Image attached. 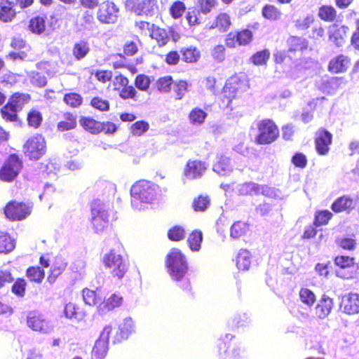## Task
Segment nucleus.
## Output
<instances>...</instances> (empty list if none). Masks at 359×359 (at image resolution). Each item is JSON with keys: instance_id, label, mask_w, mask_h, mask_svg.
Masks as SVG:
<instances>
[{"instance_id": "nucleus-1", "label": "nucleus", "mask_w": 359, "mask_h": 359, "mask_svg": "<svg viewBox=\"0 0 359 359\" xmlns=\"http://www.w3.org/2000/svg\"><path fill=\"white\" fill-rule=\"evenodd\" d=\"M166 266L172 280L182 290L190 292L191 282L188 277V264L185 257L179 249L173 248L167 255Z\"/></svg>"}, {"instance_id": "nucleus-2", "label": "nucleus", "mask_w": 359, "mask_h": 359, "mask_svg": "<svg viewBox=\"0 0 359 359\" xmlns=\"http://www.w3.org/2000/svg\"><path fill=\"white\" fill-rule=\"evenodd\" d=\"M158 187L151 182L142 180L133 184L130 189L131 205L136 210H141L140 203H150L155 200Z\"/></svg>"}, {"instance_id": "nucleus-3", "label": "nucleus", "mask_w": 359, "mask_h": 359, "mask_svg": "<svg viewBox=\"0 0 359 359\" xmlns=\"http://www.w3.org/2000/svg\"><path fill=\"white\" fill-rule=\"evenodd\" d=\"M109 205L100 200H95L91 205L90 223L95 233L100 234L108 226Z\"/></svg>"}, {"instance_id": "nucleus-4", "label": "nucleus", "mask_w": 359, "mask_h": 359, "mask_svg": "<svg viewBox=\"0 0 359 359\" xmlns=\"http://www.w3.org/2000/svg\"><path fill=\"white\" fill-rule=\"evenodd\" d=\"M258 130L256 142L259 144H266L274 142L279 135V130L276 124L269 119L259 121L255 123Z\"/></svg>"}, {"instance_id": "nucleus-5", "label": "nucleus", "mask_w": 359, "mask_h": 359, "mask_svg": "<svg viewBox=\"0 0 359 359\" xmlns=\"http://www.w3.org/2000/svg\"><path fill=\"white\" fill-rule=\"evenodd\" d=\"M102 263L110 273L118 279L123 277L128 270V266L122 256L114 250H110L104 254L102 259Z\"/></svg>"}, {"instance_id": "nucleus-6", "label": "nucleus", "mask_w": 359, "mask_h": 359, "mask_svg": "<svg viewBox=\"0 0 359 359\" xmlns=\"http://www.w3.org/2000/svg\"><path fill=\"white\" fill-rule=\"evenodd\" d=\"M22 168V162L16 154H11L0 168V180L4 182H13L19 175Z\"/></svg>"}, {"instance_id": "nucleus-7", "label": "nucleus", "mask_w": 359, "mask_h": 359, "mask_svg": "<svg viewBox=\"0 0 359 359\" xmlns=\"http://www.w3.org/2000/svg\"><path fill=\"white\" fill-rule=\"evenodd\" d=\"M46 152V142L41 135L29 138L24 144V153L30 160H38Z\"/></svg>"}, {"instance_id": "nucleus-8", "label": "nucleus", "mask_w": 359, "mask_h": 359, "mask_svg": "<svg viewBox=\"0 0 359 359\" xmlns=\"http://www.w3.org/2000/svg\"><path fill=\"white\" fill-rule=\"evenodd\" d=\"M27 325L32 330L41 334H48L53 330L50 321L38 311H31L27 313Z\"/></svg>"}, {"instance_id": "nucleus-9", "label": "nucleus", "mask_w": 359, "mask_h": 359, "mask_svg": "<svg viewBox=\"0 0 359 359\" xmlns=\"http://www.w3.org/2000/svg\"><path fill=\"white\" fill-rule=\"evenodd\" d=\"M125 7L127 11L137 15H154L158 9L156 0H126Z\"/></svg>"}, {"instance_id": "nucleus-10", "label": "nucleus", "mask_w": 359, "mask_h": 359, "mask_svg": "<svg viewBox=\"0 0 359 359\" xmlns=\"http://www.w3.org/2000/svg\"><path fill=\"white\" fill-rule=\"evenodd\" d=\"M119 9L112 1H106L99 5L97 19L103 24H113L118 20Z\"/></svg>"}, {"instance_id": "nucleus-11", "label": "nucleus", "mask_w": 359, "mask_h": 359, "mask_svg": "<svg viewBox=\"0 0 359 359\" xmlns=\"http://www.w3.org/2000/svg\"><path fill=\"white\" fill-rule=\"evenodd\" d=\"M208 167V165L204 161L189 160L183 171L184 182L185 180H193L202 177Z\"/></svg>"}, {"instance_id": "nucleus-12", "label": "nucleus", "mask_w": 359, "mask_h": 359, "mask_svg": "<svg viewBox=\"0 0 359 359\" xmlns=\"http://www.w3.org/2000/svg\"><path fill=\"white\" fill-rule=\"evenodd\" d=\"M31 212V207L23 203L12 201L4 209L6 217L11 220H22Z\"/></svg>"}, {"instance_id": "nucleus-13", "label": "nucleus", "mask_w": 359, "mask_h": 359, "mask_svg": "<svg viewBox=\"0 0 359 359\" xmlns=\"http://www.w3.org/2000/svg\"><path fill=\"white\" fill-rule=\"evenodd\" d=\"M111 331L112 328L110 325L104 327L93 348V359H103L104 358L107 352L109 335Z\"/></svg>"}, {"instance_id": "nucleus-14", "label": "nucleus", "mask_w": 359, "mask_h": 359, "mask_svg": "<svg viewBox=\"0 0 359 359\" xmlns=\"http://www.w3.org/2000/svg\"><path fill=\"white\" fill-rule=\"evenodd\" d=\"M233 336L231 334H227L225 336L224 339V356L222 353V348L219 346L220 355L222 359H240L244 358L246 355L245 350L240 344L233 342L226 347V341L231 340Z\"/></svg>"}, {"instance_id": "nucleus-15", "label": "nucleus", "mask_w": 359, "mask_h": 359, "mask_svg": "<svg viewBox=\"0 0 359 359\" xmlns=\"http://www.w3.org/2000/svg\"><path fill=\"white\" fill-rule=\"evenodd\" d=\"M332 134L325 129H319L316 133L315 144L318 154L326 155L332 143Z\"/></svg>"}, {"instance_id": "nucleus-16", "label": "nucleus", "mask_w": 359, "mask_h": 359, "mask_svg": "<svg viewBox=\"0 0 359 359\" xmlns=\"http://www.w3.org/2000/svg\"><path fill=\"white\" fill-rule=\"evenodd\" d=\"M343 312L348 314H356L359 313V294L349 293L342 297L340 305Z\"/></svg>"}, {"instance_id": "nucleus-17", "label": "nucleus", "mask_w": 359, "mask_h": 359, "mask_svg": "<svg viewBox=\"0 0 359 359\" xmlns=\"http://www.w3.org/2000/svg\"><path fill=\"white\" fill-rule=\"evenodd\" d=\"M134 322L131 318H126L123 323L118 325L116 334L112 337L114 344L121 342L128 339V336L134 331Z\"/></svg>"}, {"instance_id": "nucleus-18", "label": "nucleus", "mask_w": 359, "mask_h": 359, "mask_svg": "<svg viewBox=\"0 0 359 359\" xmlns=\"http://www.w3.org/2000/svg\"><path fill=\"white\" fill-rule=\"evenodd\" d=\"M123 303V297L120 294H113L106 300H102L97 306V310L99 314L104 315L115 308L120 306Z\"/></svg>"}, {"instance_id": "nucleus-19", "label": "nucleus", "mask_w": 359, "mask_h": 359, "mask_svg": "<svg viewBox=\"0 0 359 359\" xmlns=\"http://www.w3.org/2000/svg\"><path fill=\"white\" fill-rule=\"evenodd\" d=\"M333 306V299L323 294L315 308L316 316L319 319H325L331 313Z\"/></svg>"}, {"instance_id": "nucleus-20", "label": "nucleus", "mask_w": 359, "mask_h": 359, "mask_svg": "<svg viewBox=\"0 0 359 359\" xmlns=\"http://www.w3.org/2000/svg\"><path fill=\"white\" fill-rule=\"evenodd\" d=\"M15 4L9 0H0V20L11 22L16 16Z\"/></svg>"}, {"instance_id": "nucleus-21", "label": "nucleus", "mask_w": 359, "mask_h": 359, "mask_svg": "<svg viewBox=\"0 0 359 359\" xmlns=\"http://www.w3.org/2000/svg\"><path fill=\"white\" fill-rule=\"evenodd\" d=\"M212 170L219 175L226 176L233 171V167L230 163V159L226 156L221 155L217 156Z\"/></svg>"}, {"instance_id": "nucleus-22", "label": "nucleus", "mask_w": 359, "mask_h": 359, "mask_svg": "<svg viewBox=\"0 0 359 359\" xmlns=\"http://www.w3.org/2000/svg\"><path fill=\"white\" fill-rule=\"evenodd\" d=\"M350 60L347 56L339 55L332 58L328 65V69L333 73H341L347 70Z\"/></svg>"}, {"instance_id": "nucleus-23", "label": "nucleus", "mask_w": 359, "mask_h": 359, "mask_svg": "<svg viewBox=\"0 0 359 359\" xmlns=\"http://www.w3.org/2000/svg\"><path fill=\"white\" fill-rule=\"evenodd\" d=\"M172 30L170 29H165L154 26L151 32V37L155 39L159 46L167 44L171 36Z\"/></svg>"}, {"instance_id": "nucleus-24", "label": "nucleus", "mask_w": 359, "mask_h": 359, "mask_svg": "<svg viewBox=\"0 0 359 359\" xmlns=\"http://www.w3.org/2000/svg\"><path fill=\"white\" fill-rule=\"evenodd\" d=\"M354 208L353 201L348 196H343L338 198L332 205V210L334 212H341Z\"/></svg>"}, {"instance_id": "nucleus-25", "label": "nucleus", "mask_w": 359, "mask_h": 359, "mask_svg": "<svg viewBox=\"0 0 359 359\" xmlns=\"http://www.w3.org/2000/svg\"><path fill=\"white\" fill-rule=\"evenodd\" d=\"M79 123L86 130L92 134H97L102 131L101 122L92 118L83 116L79 120Z\"/></svg>"}, {"instance_id": "nucleus-26", "label": "nucleus", "mask_w": 359, "mask_h": 359, "mask_svg": "<svg viewBox=\"0 0 359 359\" xmlns=\"http://www.w3.org/2000/svg\"><path fill=\"white\" fill-rule=\"evenodd\" d=\"M83 299L89 306H98L102 301V296L100 292L85 288L83 290Z\"/></svg>"}, {"instance_id": "nucleus-27", "label": "nucleus", "mask_w": 359, "mask_h": 359, "mask_svg": "<svg viewBox=\"0 0 359 359\" xmlns=\"http://www.w3.org/2000/svg\"><path fill=\"white\" fill-rule=\"evenodd\" d=\"M29 100L30 97L28 94L16 93L11 97L8 103L19 111L25 104L29 102Z\"/></svg>"}, {"instance_id": "nucleus-28", "label": "nucleus", "mask_w": 359, "mask_h": 359, "mask_svg": "<svg viewBox=\"0 0 359 359\" xmlns=\"http://www.w3.org/2000/svg\"><path fill=\"white\" fill-rule=\"evenodd\" d=\"M29 29L34 34H41L46 29V18L36 16L30 19L29 22Z\"/></svg>"}, {"instance_id": "nucleus-29", "label": "nucleus", "mask_w": 359, "mask_h": 359, "mask_svg": "<svg viewBox=\"0 0 359 359\" xmlns=\"http://www.w3.org/2000/svg\"><path fill=\"white\" fill-rule=\"evenodd\" d=\"M348 28L345 26H341L333 30L330 36V40L335 43L337 47L342 46L345 43V37L346 36Z\"/></svg>"}, {"instance_id": "nucleus-30", "label": "nucleus", "mask_w": 359, "mask_h": 359, "mask_svg": "<svg viewBox=\"0 0 359 359\" xmlns=\"http://www.w3.org/2000/svg\"><path fill=\"white\" fill-rule=\"evenodd\" d=\"M251 264V254L247 250H240L237 258L236 266L239 270H248Z\"/></svg>"}, {"instance_id": "nucleus-31", "label": "nucleus", "mask_w": 359, "mask_h": 359, "mask_svg": "<svg viewBox=\"0 0 359 359\" xmlns=\"http://www.w3.org/2000/svg\"><path fill=\"white\" fill-rule=\"evenodd\" d=\"M67 267V262L61 259H57L50 269V274L48 277L49 283H53L56 278L65 271Z\"/></svg>"}, {"instance_id": "nucleus-32", "label": "nucleus", "mask_w": 359, "mask_h": 359, "mask_svg": "<svg viewBox=\"0 0 359 359\" xmlns=\"http://www.w3.org/2000/svg\"><path fill=\"white\" fill-rule=\"evenodd\" d=\"M89 51V43L83 40L76 42L73 48V55L79 60L85 57Z\"/></svg>"}, {"instance_id": "nucleus-33", "label": "nucleus", "mask_w": 359, "mask_h": 359, "mask_svg": "<svg viewBox=\"0 0 359 359\" xmlns=\"http://www.w3.org/2000/svg\"><path fill=\"white\" fill-rule=\"evenodd\" d=\"M14 248V240L8 233L0 232V253H8Z\"/></svg>"}, {"instance_id": "nucleus-34", "label": "nucleus", "mask_w": 359, "mask_h": 359, "mask_svg": "<svg viewBox=\"0 0 359 359\" xmlns=\"http://www.w3.org/2000/svg\"><path fill=\"white\" fill-rule=\"evenodd\" d=\"M249 230L246 222L238 221L233 224L230 229V236L233 238H238L245 235Z\"/></svg>"}, {"instance_id": "nucleus-35", "label": "nucleus", "mask_w": 359, "mask_h": 359, "mask_svg": "<svg viewBox=\"0 0 359 359\" xmlns=\"http://www.w3.org/2000/svg\"><path fill=\"white\" fill-rule=\"evenodd\" d=\"M76 126V116L71 113L64 114V121L57 123V129L60 131H65L74 129Z\"/></svg>"}, {"instance_id": "nucleus-36", "label": "nucleus", "mask_w": 359, "mask_h": 359, "mask_svg": "<svg viewBox=\"0 0 359 359\" xmlns=\"http://www.w3.org/2000/svg\"><path fill=\"white\" fill-rule=\"evenodd\" d=\"M202 241L203 233L198 230L193 231L187 240L190 249L195 252L200 250Z\"/></svg>"}, {"instance_id": "nucleus-37", "label": "nucleus", "mask_w": 359, "mask_h": 359, "mask_svg": "<svg viewBox=\"0 0 359 359\" xmlns=\"http://www.w3.org/2000/svg\"><path fill=\"white\" fill-rule=\"evenodd\" d=\"M26 275L30 281L41 283L44 278L45 273L39 266H31L27 269Z\"/></svg>"}, {"instance_id": "nucleus-38", "label": "nucleus", "mask_w": 359, "mask_h": 359, "mask_svg": "<svg viewBox=\"0 0 359 359\" xmlns=\"http://www.w3.org/2000/svg\"><path fill=\"white\" fill-rule=\"evenodd\" d=\"M182 60L186 62H195L201 56L200 51L195 47H189L181 50Z\"/></svg>"}, {"instance_id": "nucleus-39", "label": "nucleus", "mask_w": 359, "mask_h": 359, "mask_svg": "<svg viewBox=\"0 0 359 359\" xmlns=\"http://www.w3.org/2000/svg\"><path fill=\"white\" fill-rule=\"evenodd\" d=\"M81 26L86 30L93 31L96 28V23L92 13L86 11L81 18Z\"/></svg>"}, {"instance_id": "nucleus-40", "label": "nucleus", "mask_w": 359, "mask_h": 359, "mask_svg": "<svg viewBox=\"0 0 359 359\" xmlns=\"http://www.w3.org/2000/svg\"><path fill=\"white\" fill-rule=\"evenodd\" d=\"M0 111L1 117L6 121L14 122L18 120V111L15 109L13 106L10 105L8 103L4 106L1 109Z\"/></svg>"}, {"instance_id": "nucleus-41", "label": "nucleus", "mask_w": 359, "mask_h": 359, "mask_svg": "<svg viewBox=\"0 0 359 359\" xmlns=\"http://www.w3.org/2000/svg\"><path fill=\"white\" fill-rule=\"evenodd\" d=\"M337 12L334 7L331 6H322L318 10V16L320 19L332 22L336 18Z\"/></svg>"}, {"instance_id": "nucleus-42", "label": "nucleus", "mask_w": 359, "mask_h": 359, "mask_svg": "<svg viewBox=\"0 0 359 359\" xmlns=\"http://www.w3.org/2000/svg\"><path fill=\"white\" fill-rule=\"evenodd\" d=\"M299 299L306 306L311 307L316 301L315 294L308 288H302L299 291Z\"/></svg>"}, {"instance_id": "nucleus-43", "label": "nucleus", "mask_w": 359, "mask_h": 359, "mask_svg": "<svg viewBox=\"0 0 359 359\" xmlns=\"http://www.w3.org/2000/svg\"><path fill=\"white\" fill-rule=\"evenodd\" d=\"M207 116V114L199 108L193 109L189 116L190 122L194 125H201Z\"/></svg>"}, {"instance_id": "nucleus-44", "label": "nucleus", "mask_w": 359, "mask_h": 359, "mask_svg": "<svg viewBox=\"0 0 359 359\" xmlns=\"http://www.w3.org/2000/svg\"><path fill=\"white\" fill-rule=\"evenodd\" d=\"M258 185L254 182L244 183L238 186V191L241 195L257 194Z\"/></svg>"}, {"instance_id": "nucleus-45", "label": "nucleus", "mask_w": 359, "mask_h": 359, "mask_svg": "<svg viewBox=\"0 0 359 359\" xmlns=\"http://www.w3.org/2000/svg\"><path fill=\"white\" fill-rule=\"evenodd\" d=\"M63 101L67 105L76 108L82 104L83 98L79 94L71 93L65 95Z\"/></svg>"}, {"instance_id": "nucleus-46", "label": "nucleus", "mask_w": 359, "mask_h": 359, "mask_svg": "<svg viewBox=\"0 0 359 359\" xmlns=\"http://www.w3.org/2000/svg\"><path fill=\"white\" fill-rule=\"evenodd\" d=\"M27 283L23 278H17L11 287L13 294L19 297H22L25 294Z\"/></svg>"}, {"instance_id": "nucleus-47", "label": "nucleus", "mask_w": 359, "mask_h": 359, "mask_svg": "<svg viewBox=\"0 0 359 359\" xmlns=\"http://www.w3.org/2000/svg\"><path fill=\"white\" fill-rule=\"evenodd\" d=\"M231 25L230 17L226 13H220L216 19L215 27L222 32L226 31Z\"/></svg>"}, {"instance_id": "nucleus-48", "label": "nucleus", "mask_w": 359, "mask_h": 359, "mask_svg": "<svg viewBox=\"0 0 359 359\" xmlns=\"http://www.w3.org/2000/svg\"><path fill=\"white\" fill-rule=\"evenodd\" d=\"M263 16L269 20H275L280 18V12L272 5H266L262 9Z\"/></svg>"}, {"instance_id": "nucleus-49", "label": "nucleus", "mask_w": 359, "mask_h": 359, "mask_svg": "<svg viewBox=\"0 0 359 359\" xmlns=\"http://www.w3.org/2000/svg\"><path fill=\"white\" fill-rule=\"evenodd\" d=\"M42 121L41 114L36 110H32L27 115L28 125L34 128H38Z\"/></svg>"}, {"instance_id": "nucleus-50", "label": "nucleus", "mask_w": 359, "mask_h": 359, "mask_svg": "<svg viewBox=\"0 0 359 359\" xmlns=\"http://www.w3.org/2000/svg\"><path fill=\"white\" fill-rule=\"evenodd\" d=\"M149 125L144 121H139L131 126V133L136 136H140L149 130Z\"/></svg>"}, {"instance_id": "nucleus-51", "label": "nucleus", "mask_w": 359, "mask_h": 359, "mask_svg": "<svg viewBox=\"0 0 359 359\" xmlns=\"http://www.w3.org/2000/svg\"><path fill=\"white\" fill-rule=\"evenodd\" d=\"M259 194L270 198H280V191L278 189L266 185H258L257 194Z\"/></svg>"}, {"instance_id": "nucleus-52", "label": "nucleus", "mask_w": 359, "mask_h": 359, "mask_svg": "<svg viewBox=\"0 0 359 359\" xmlns=\"http://www.w3.org/2000/svg\"><path fill=\"white\" fill-rule=\"evenodd\" d=\"M209 204L210 199L208 196H200L194 200L192 206L195 211H204Z\"/></svg>"}, {"instance_id": "nucleus-53", "label": "nucleus", "mask_w": 359, "mask_h": 359, "mask_svg": "<svg viewBox=\"0 0 359 359\" xmlns=\"http://www.w3.org/2000/svg\"><path fill=\"white\" fill-rule=\"evenodd\" d=\"M252 39V33L249 29H243L236 33V41L240 46H245L249 43Z\"/></svg>"}, {"instance_id": "nucleus-54", "label": "nucleus", "mask_w": 359, "mask_h": 359, "mask_svg": "<svg viewBox=\"0 0 359 359\" xmlns=\"http://www.w3.org/2000/svg\"><path fill=\"white\" fill-rule=\"evenodd\" d=\"M168 236L172 241H180L185 236V230L180 226H175L169 230Z\"/></svg>"}, {"instance_id": "nucleus-55", "label": "nucleus", "mask_w": 359, "mask_h": 359, "mask_svg": "<svg viewBox=\"0 0 359 359\" xmlns=\"http://www.w3.org/2000/svg\"><path fill=\"white\" fill-rule=\"evenodd\" d=\"M14 280L11 270L4 267L0 268V289L4 287L7 284Z\"/></svg>"}, {"instance_id": "nucleus-56", "label": "nucleus", "mask_w": 359, "mask_h": 359, "mask_svg": "<svg viewBox=\"0 0 359 359\" xmlns=\"http://www.w3.org/2000/svg\"><path fill=\"white\" fill-rule=\"evenodd\" d=\"M337 245L344 250H353L356 247V241L351 238H339L337 240Z\"/></svg>"}, {"instance_id": "nucleus-57", "label": "nucleus", "mask_w": 359, "mask_h": 359, "mask_svg": "<svg viewBox=\"0 0 359 359\" xmlns=\"http://www.w3.org/2000/svg\"><path fill=\"white\" fill-rule=\"evenodd\" d=\"M186 9L185 5L183 2L177 1H175L170 7V12L171 15L177 19L180 18Z\"/></svg>"}, {"instance_id": "nucleus-58", "label": "nucleus", "mask_w": 359, "mask_h": 359, "mask_svg": "<svg viewBox=\"0 0 359 359\" xmlns=\"http://www.w3.org/2000/svg\"><path fill=\"white\" fill-rule=\"evenodd\" d=\"M270 53L269 50H264L257 52L251 57L252 62L257 65H262L266 62L269 57Z\"/></svg>"}, {"instance_id": "nucleus-59", "label": "nucleus", "mask_w": 359, "mask_h": 359, "mask_svg": "<svg viewBox=\"0 0 359 359\" xmlns=\"http://www.w3.org/2000/svg\"><path fill=\"white\" fill-rule=\"evenodd\" d=\"M334 263L341 269L348 268L354 264V258L348 256H337L334 259Z\"/></svg>"}, {"instance_id": "nucleus-60", "label": "nucleus", "mask_w": 359, "mask_h": 359, "mask_svg": "<svg viewBox=\"0 0 359 359\" xmlns=\"http://www.w3.org/2000/svg\"><path fill=\"white\" fill-rule=\"evenodd\" d=\"M90 104L93 107L101 111H106L109 109V102L98 97H93L91 100Z\"/></svg>"}, {"instance_id": "nucleus-61", "label": "nucleus", "mask_w": 359, "mask_h": 359, "mask_svg": "<svg viewBox=\"0 0 359 359\" xmlns=\"http://www.w3.org/2000/svg\"><path fill=\"white\" fill-rule=\"evenodd\" d=\"M249 323V318L245 313L236 314L231 320V325L235 327L245 326Z\"/></svg>"}, {"instance_id": "nucleus-62", "label": "nucleus", "mask_w": 359, "mask_h": 359, "mask_svg": "<svg viewBox=\"0 0 359 359\" xmlns=\"http://www.w3.org/2000/svg\"><path fill=\"white\" fill-rule=\"evenodd\" d=\"M172 89L176 93V99L180 100L187 92V83L184 81H180L173 84Z\"/></svg>"}, {"instance_id": "nucleus-63", "label": "nucleus", "mask_w": 359, "mask_h": 359, "mask_svg": "<svg viewBox=\"0 0 359 359\" xmlns=\"http://www.w3.org/2000/svg\"><path fill=\"white\" fill-rule=\"evenodd\" d=\"M332 212L329 210H323L316 215L315 222L317 225H324L331 219Z\"/></svg>"}, {"instance_id": "nucleus-64", "label": "nucleus", "mask_w": 359, "mask_h": 359, "mask_svg": "<svg viewBox=\"0 0 359 359\" xmlns=\"http://www.w3.org/2000/svg\"><path fill=\"white\" fill-rule=\"evenodd\" d=\"M41 170L48 175H55L57 172L60 170V165L56 162L48 161L43 165Z\"/></svg>"}]
</instances>
